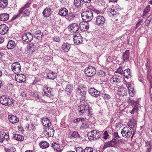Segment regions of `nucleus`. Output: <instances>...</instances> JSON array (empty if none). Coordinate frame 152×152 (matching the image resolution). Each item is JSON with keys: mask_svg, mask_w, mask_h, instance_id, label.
<instances>
[{"mask_svg": "<svg viewBox=\"0 0 152 152\" xmlns=\"http://www.w3.org/2000/svg\"><path fill=\"white\" fill-rule=\"evenodd\" d=\"M79 28V26L76 23H72L68 27V30L72 33H76Z\"/></svg>", "mask_w": 152, "mask_h": 152, "instance_id": "4468645a", "label": "nucleus"}, {"mask_svg": "<svg viewBox=\"0 0 152 152\" xmlns=\"http://www.w3.org/2000/svg\"><path fill=\"white\" fill-rule=\"evenodd\" d=\"M117 93L119 96H124L126 95L127 94V90L126 88L123 86H120L118 87Z\"/></svg>", "mask_w": 152, "mask_h": 152, "instance_id": "2eb2a0df", "label": "nucleus"}, {"mask_svg": "<svg viewBox=\"0 0 152 152\" xmlns=\"http://www.w3.org/2000/svg\"><path fill=\"white\" fill-rule=\"evenodd\" d=\"M19 11L20 13L22 14L23 16L24 17H28L29 15L30 12L28 9L21 8Z\"/></svg>", "mask_w": 152, "mask_h": 152, "instance_id": "4be33fe9", "label": "nucleus"}, {"mask_svg": "<svg viewBox=\"0 0 152 152\" xmlns=\"http://www.w3.org/2000/svg\"><path fill=\"white\" fill-rule=\"evenodd\" d=\"M85 119L83 118H77L75 119L74 121V122L75 123H77L80 121H84Z\"/></svg>", "mask_w": 152, "mask_h": 152, "instance_id": "864d4df0", "label": "nucleus"}, {"mask_svg": "<svg viewBox=\"0 0 152 152\" xmlns=\"http://www.w3.org/2000/svg\"><path fill=\"white\" fill-rule=\"evenodd\" d=\"M35 34L37 35V36H35V37L38 39V40H40L42 39L43 34L40 30H38L36 31Z\"/></svg>", "mask_w": 152, "mask_h": 152, "instance_id": "f704fd0d", "label": "nucleus"}, {"mask_svg": "<svg viewBox=\"0 0 152 152\" xmlns=\"http://www.w3.org/2000/svg\"><path fill=\"white\" fill-rule=\"evenodd\" d=\"M98 75L100 77H104L106 75V73L102 70H99L98 72Z\"/></svg>", "mask_w": 152, "mask_h": 152, "instance_id": "de8ad7c7", "label": "nucleus"}, {"mask_svg": "<svg viewBox=\"0 0 152 152\" xmlns=\"http://www.w3.org/2000/svg\"><path fill=\"white\" fill-rule=\"evenodd\" d=\"M57 76L56 73H54L51 71H50L47 75V78L50 80H53L57 77Z\"/></svg>", "mask_w": 152, "mask_h": 152, "instance_id": "bb28decb", "label": "nucleus"}, {"mask_svg": "<svg viewBox=\"0 0 152 152\" xmlns=\"http://www.w3.org/2000/svg\"><path fill=\"white\" fill-rule=\"evenodd\" d=\"M86 87L84 85H81L78 86L77 92L80 96L81 101L86 100Z\"/></svg>", "mask_w": 152, "mask_h": 152, "instance_id": "39448f33", "label": "nucleus"}, {"mask_svg": "<svg viewBox=\"0 0 152 152\" xmlns=\"http://www.w3.org/2000/svg\"><path fill=\"white\" fill-rule=\"evenodd\" d=\"M79 136V134L77 132H74L72 134L70 135V137L71 138H77Z\"/></svg>", "mask_w": 152, "mask_h": 152, "instance_id": "8fccbe9b", "label": "nucleus"}, {"mask_svg": "<svg viewBox=\"0 0 152 152\" xmlns=\"http://www.w3.org/2000/svg\"><path fill=\"white\" fill-rule=\"evenodd\" d=\"M51 9L49 7H46L42 12V14L45 17H48L52 13Z\"/></svg>", "mask_w": 152, "mask_h": 152, "instance_id": "412c9836", "label": "nucleus"}, {"mask_svg": "<svg viewBox=\"0 0 152 152\" xmlns=\"http://www.w3.org/2000/svg\"><path fill=\"white\" fill-rule=\"evenodd\" d=\"M40 79L39 78L35 77V78L32 82V84L33 85H35L36 84H38L39 83V82H40Z\"/></svg>", "mask_w": 152, "mask_h": 152, "instance_id": "13d9d810", "label": "nucleus"}, {"mask_svg": "<svg viewBox=\"0 0 152 152\" xmlns=\"http://www.w3.org/2000/svg\"><path fill=\"white\" fill-rule=\"evenodd\" d=\"M110 146H111L110 142H107L105 143L104 145L103 149H105L106 148Z\"/></svg>", "mask_w": 152, "mask_h": 152, "instance_id": "680f3d73", "label": "nucleus"}, {"mask_svg": "<svg viewBox=\"0 0 152 152\" xmlns=\"http://www.w3.org/2000/svg\"><path fill=\"white\" fill-rule=\"evenodd\" d=\"M9 29L8 27L5 24L0 25V34L4 35L6 34Z\"/></svg>", "mask_w": 152, "mask_h": 152, "instance_id": "6ab92c4d", "label": "nucleus"}, {"mask_svg": "<svg viewBox=\"0 0 152 152\" xmlns=\"http://www.w3.org/2000/svg\"><path fill=\"white\" fill-rule=\"evenodd\" d=\"M65 8H61L59 11L58 14L61 16H65L66 15V11Z\"/></svg>", "mask_w": 152, "mask_h": 152, "instance_id": "79ce46f5", "label": "nucleus"}, {"mask_svg": "<svg viewBox=\"0 0 152 152\" xmlns=\"http://www.w3.org/2000/svg\"><path fill=\"white\" fill-rule=\"evenodd\" d=\"M118 139L113 138L110 141L111 147H115L117 146V143L119 142Z\"/></svg>", "mask_w": 152, "mask_h": 152, "instance_id": "a19ab883", "label": "nucleus"}, {"mask_svg": "<svg viewBox=\"0 0 152 152\" xmlns=\"http://www.w3.org/2000/svg\"><path fill=\"white\" fill-rule=\"evenodd\" d=\"M107 11L109 15L112 17L113 20L117 21L118 19L120 18V15L117 10L112 8H107Z\"/></svg>", "mask_w": 152, "mask_h": 152, "instance_id": "20e7f679", "label": "nucleus"}, {"mask_svg": "<svg viewBox=\"0 0 152 152\" xmlns=\"http://www.w3.org/2000/svg\"><path fill=\"white\" fill-rule=\"evenodd\" d=\"M73 90V87L72 85L69 84L67 85V94H72Z\"/></svg>", "mask_w": 152, "mask_h": 152, "instance_id": "37998d69", "label": "nucleus"}, {"mask_svg": "<svg viewBox=\"0 0 152 152\" xmlns=\"http://www.w3.org/2000/svg\"><path fill=\"white\" fill-rule=\"evenodd\" d=\"M9 18V15L7 13H3L0 15V20L2 21H7Z\"/></svg>", "mask_w": 152, "mask_h": 152, "instance_id": "cd10ccee", "label": "nucleus"}, {"mask_svg": "<svg viewBox=\"0 0 152 152\" xmlns=\"http://www.w3.org/2000/svg\"><path fill=\"white\" fill-rule=\"evenodd\" d=\"M80 102L81 104L78 106L77 110L79 114L81 115L86 112L89 108V105L86 100L82 101L80 100Z\"/></svg>", "mask_w": 152, "mask_h": 152, "instance_id": "7ed1b4c3", "label": "nucleus"}, {"mask_svg": "<svg viewBox=\"0 0 152 152\" xmlns=\"http://www.w3.org/2000/svg\"><path fill=\"white\" fill-rule=\"evenodd\" d=\"M121 77L117 75H114L110 79L111 83L113 84H118L121 81Z\"/></svg>", "mask_w": 152, "mask_h": 152, "instance_id": "f3484780", "label": "nucleus"}, {"mask_svg": "<svg viewBox=\"0 0 152 152\" xmlns=\"http://www.w3.org/2000/svg\"><path fill=\"white\" fill-rule=\"evenodd\" d=\"M86 152H97L95 149L89 147H86L85 149Z\"/></svg>", "mask_w": 152, "mask_h": 152, "instance_id": "49530a36", "label": "nucleus"}, {"mask_svg": "<svg viewBox=\"0 0 152 152\" xmlns=\"http://www.w3.org/2000/svg\"><path fill=\"white\" fill-rule=\"evenodd\" d=\"M69 36L72 37L75 44L78 45L83 43V39L80 33H77L75 34H70Z\"/></svg>", "mask_w": 152, "mask_h": 152, "instance_id": "423d86ee", "label": "nucleus"}, {"mask_svg": "<svg viewBox=\"0 0 152 152\" xmlns=\"http://www.w3.org/2000/svg\"><path fill=\"white\" fill-rule=\"evenodd\" d=\"M51 146L54 149V151L55 152H61L62 150L59 147V144L56 142H54L53 143Z\"/></svg>", "mask_w": 152, "mask_h": 152, "instance_id": "5701e85b", "label": "nucleus"}, {"mask_svg": "<svg viewBox=\"0 0 152 152\" xmlns=\"http://www.w3.org/2000/svg\"><path fill=\"white\" fill-rule=\"evenodd\" d=\"M12 137L14 139L19 141H22L24 139L23 136L18 134H14Z\"/></svg>", "mask_w": 152, "mask_h": 152, "instance_id": "2f4dec72", "label": "nucleus"}, {"mask_svg": "<svg viewBox=\"0 0 152 152\" xmlns=\"http://www.w3.org/2000/svg\"><path fill=\"white\" fill-rule=\"evenodd\" d=\"M43 91L44 92L45 95L49 97H51L52 96V94L49 88H48L46 86L44 87Z\"/></svg>", "mask_w": 152, "mask_h": 152, "instance_id": "b1692460", "label": "nucleus"}, {"mask_svg": "<svg viewBox=\"0 0 152 152\" xmlns=\"http://www.w3.org/2000/svg\"><path fill=\"white\" fill-rule=\"evenodd\" d=\"M121 133L122 136L125 138L130 137L132 135L131 129L127 126L124 127L122 129Z\"/></svg>", "mask_w": 152, "mask_h": 152, "instance_id": "6e6552de", "label": "nucleus"}, {"mask_svg": "<svg viewBox=\"0 0 152 152\" xmlns=\"http://www.w3.org/2000/svg\"><path fill=\"white\" fill-rule=\"evenodd\" d=\"M105 18L103 16L98 15L96 17L95 23L98 26H102L105 24Z\"/></svg>", "mask_w": 152, "mask_h": 152, "instance_id": "9d476101", "label": "nucleus"}, {"mask_svg": "<svg viewBox=\"0 0 152 152\" xmlns=\"http://www.w3.org/2000/svg\"><path fill=\"white\" fill-rule=\"evenodd\" d=\"M47 133L46 135L48 137H53L54 133V130L52 128V129L48 128L46 130Z\"/></svg>", "mask_w": 152, "mask_h": 152, "instance_id": "473e14b6", "label": "nucleus"}, {"mask_svg": "<svg viewBox=\"0 0 152 152\" xmlns=\"http://www.w3.org/2000/svg\"><path fill=\"white\" fill-rule=\"evenodd\" d=\"M84 72L87 77H93L96 74V70L95 67L89 66L85 68Z\"/></svg>", "mask_w": 152, "mask_h": 152, "instance_id": "0eeeda50", "label": "nucleus"}, {"mask_svg": "<svg viewBox=\"0 0 152 152\" xmlns=\"http://www.w3.org/2000/svg\"><path fill=\"white\" fill-rule=\"evenodd\" d=\"M41 121L42 125L45 127H49L51 124L50 121L47 118H42Z\"/></svg>", "mask_w": 152, "mask_h": 152, "instance_id": "393cba45", "label": "nucleus"}, {"mask_svg": "<svg viewBox=\"0 0 152 152\" xmlns=\"http://www.w3.org/2000/svg\"><path fill=\"white\" fill-rule=\"evenodd\" d=\"M79 28L82 31H86L88 30L89 28V23L87 22L84 21L81 22L79 25Z\"/></svg>", "mask_w": 152, "mask_h": 152, "instance_id": "dca6fc26", "label": "nucleus"}, {"mask_svg": "<svg viewBox=\"0 0 152 152\" xmlns=\"http://www.w3.org/2000/svg\"><path fill=\"white\" fill-rule=\"evenodd\" d=\"M9 98L5 95L2 96L0 97V103L5 105H9L8 104L9 101Z\"/></svg>", "mask_w": 152, "mask_h": 152, "instance_id": "a211bd4d", "label": "nucleus"}, {"mask_svg": "<svg viewBox=\"0 0 152 152\" xmlns=\"http://www.w3.org/2000/svg\"><path fill=\"white\" fill-rule=\"evenodd\" d=\"M113 138L115 139H116L117 137L119 138V136L117 132H114L113 133Z\"/></svg>", "mask_w": 152, "mask_h": 152, "instance_id": "338daca9", "label": "nucleus"}, {"mask_svg": "<svg viewBox=\"0 0 152 152\" xmlns=\"http://www.w3.org/2000/svg\"><path fill=\"white\" fill-rule=\"evenodd\" d=\"M88 115L89 117H91L92 115V109L91 107H90L89 106V108L88 109Z\"/></svg>", "mask_w": 152, "mask_h": 152, "instance_id": "4d7b16f0", "label": "nucleus"}, {"mask_svg": "<svg viewBox=\"0 0 152 152\" xmlns=\"http://www.w3.org/2000/svg\"><path fill=\"white\" fill-rule=\"evenodd\" d=\"M88 137L90 140H96L100 137V134L96 130H93L89 132L87 135Z\"/></svg>", "mask_w": 152, "mask_h": 152, "instance_id": "1a4fd4ad", "label": "nucleus"}, {"mask_svg": "<svg viewBox=\"0 0 152 152\" xmlns=\"http://www.w3.org/2000/svg\"><path fill=\"white\" fill-rule=\"evenodd\" d=\"M125 82H126V85L128 88V90L133 89V84L132 83H127V82L125 80Z\"/></svg>", "mask_w": 152, "mask_h": 152, "instance_id": "3c124183", "label": "nucleus"}, {"mask_svg": "<svg viewBox=\"0 0 152 152\" xmlns=\"http://www.w3.org/2000/svg\"><path fill=\"white\" fill-rule=\"evenodd\" d=\"M124 77L128 79L131 77L130 69H126L124 71L123 73Z\"/></svg>", "mask_w": 152, "mask_h": 152, "instance_id": "7c9ffc66", "label": "nucleus"}, {"mask_svg": "<svg viewBox=\"0 0 152 152\" xmlns=\"http://www.w3.org/2000/svg\"><path fill=\"white\" fill-rule=\"evenodd\" d=\"M8 118L10 122L12 124H15L17 123L19 121L18 118L15 115H13L8 116Z\"/></svg>", "mask_w": 152, "mask_h": 152, "instance_id": "aec40b11", "label": "nucleus"}, {"mask_svg": "<svg viewBox=\"0 0 152 152\" xmlns=\"http://www.w3.org/2000/svg\"><path fill=\"white\" fill-rule=\"evenodd\" d=\"M33 38L32 35L30 32L24 34L22 37L23 40L26 42H30L33 39Z\"/></svg>", "mask_w": 152, "mask_h": 152, "instance_id": "ddd939ff", "label": "nucleus"}, {"mask_svg": "<svg viewBox=\"0 0 152 152\" xmlns=\"http://www.w3.org/2000/svg\"><path fill=\"white\" fill-rule=\"evenodd\" d=\"M7 0H0V8L4 9L7 7Z\"/></svg>", "mask_w": 152, "mask_h": 152, "instance_id": "72a5a7b5", "label": "nucleus"}, {"mask_svg": "<svg viewBox=\"0 0 152 152\" xmlns=\"http://www.w3.org/2000/svg\"><path fill=\"white\" fill-rule=\"evenodd\" d=\"M27 48L28 50H29L31 52L33 53L35 50L34 44L33 43H29L27 46Z\"/></svg>", "mask_w": 152, "mask_h": 152, "instance_id": "c9c22d12", "label": "nucleus"}, {"mask_svg": "<svg viewBox=\"0 0 152 152\" xmlns=\"http://www.w3.org/2000/svg\"><path fill=\"white\" fill-rule=\"evenodd\" d=\"M88 9L85 10L84 11L82 12L81 14V17L84 21L89 22L91 21L93 17V12L90 9L89 7H87Z\"/></svg>", "mask_w": 152, "mask_h": 152, "instance_id": "f257e3e1", "label": "nucleus"}, {"mask_svg": "<svg viewBox=\"0 0 152 152\" xmlns=\"http://www.w3.org/2000/svg\"><path fill=\"white\" fill-rule=\"evenodd\" d=\"M84 3L83 0H74V5L75 7L77 8L81 7Z\"/></svg>", "mask_w": 152, "mask_h": 152, "instance_id": "a878e982", "label": "nucleus"}, {"mask_svg": "<svg viewBox=\"0 0 152 152\" xmlns=\"http://www.w3.org/2000/svg\"><path fill=\"white\" fill-rule=\"evenodd\" d=\"M115 72L118 73L121 75H122L123 73L122 67L121 66H119V67L117 69V71H115Z\"/></svg>", "mask_w": 152, "mask_h": 152, "instance_id": "5fc2aeb1", "label": "nucleus"}, {"mask_svg": "<svg viewBox=\"0 0 152 152\" xmlns=\"http://www.w3.org/2000/svg\"><path fill=\"white\" fill-rule=\"evenodd\" d=\"M15 42L11 40L9 41L7 45V47L8 49H12L15 47Z\"/></svg>", "mask_w": 152, "mask_h": 152, "instance_id": "c85d7f7f", "label": "nucleus"}, {"mask_svg": "<svg viewBox=\"0 0 152 152\" xmlns=\"http://www.w3.org/2000/svg\"><path fill=\"white\" fill-rule=\"evenodd\" d=\"M11 69L15 74L18 73L21 70V66L18 62H15L11 65Z\"/></svg>", "mask_w": 152, "mask_h": 152, "instance_id": "9b49d317", "label": "nucleus"}, {"mask_svg": "<svg viewBox=\"0 0 152 152\" xmlns=\"http://www.w3.org/2000/svg\"><path fill=\"white\" fill-rule=\"evenodd\" d=\"M142 20H143L142 19L140 20L136 24V27H135V28H134L135 29H136L139 26H140V25L141 24V23H142Z\"/></svg>", "mask_w": 152, "mask_h": 152, "instance_id": "69168bd1", "label": "nucleus"}, {"mask_svg": "<svg viewBox=\"0 0 152 152\" xmlns=\"http://www.w3.org/2000/svg\"><path fill=\"white\" fill-rule=\"evenodd\" d=\"M26 127L30 130H31V129L32 130H34L36 129L34 124V123H31L30 125L28 124V126H27Z\"/></svg>", "mask_w": 152, "mask_h": 152, "instance_id": "6e6d98bb", "label": "nucleus"}, {"mask_svg": "<svg viewBox=\"0 0 152 152\" xmlns=\"http://www.w3.org/2000/svg\"><path fill=\"white\" fill-rule=\"evenodd\" d=\"M127 102L128 104H131L132 106L133 107L132 110L130 111V113L132 114H134L138 112L139 108L140 106L139 101L132 100L129 98L127 99Z\"/></svg>", "mask_w": 152, "mask_h": 152, "instance_id": "f03ea898", "label": "nucleus"}, {"mask_svg": "<svg viewBox=\"0 0 152 152\" xmlns=\"http://www.w3.org/2000/svg\"><path fill=\"white\" fill-rule=\"evenodd\" d=\"M103 135V138L105 140H106L108 138H109L108 137H109V135L108 134L107 132L106 131H105Z\"/></svg>", "mask_w": 152, "mask_h": 152, "instance_id": "bf43d9fd", "label": "nucleus"}, {"mask_svg": "<svg viewBox=\"0 0 152 152\" xmlns=\"http://www.w3.org/2000/svg\"><path fill=\"white\" fill-rule=\"evenodd\" d=\"M65 118H64L63 119H62L61 125H62L63 126H64V128H65L66 127V123L65 122Z\"/></svg>", "mask_w": 152, "mask_h": 152, "instance_id": "774afa93", "label": "nucleus"}, {"mask_svg": "<svg viewBox=\"0 0 152 152\" xmlns=\"http://www.w3.org/2000/svg\"><path fill=\"white\" fill-rule=\"evenodd\" d=\"M102 96L103 98L105 100H108L111 98L110 95L104 92L102 93Z\"/></svg>", "mask_w": 152, "mask_h": 152, "instance_id": "c03bdc74", "label": "nucleus"}, {"mask_svg": "<svg viewBox=\"0 0 152 152\" xmlns=\"http://www.w3.org/2000/svg\"><path fill=\"white\" fill-rule=\"evenodd\" d=\"M81 129H87L88 128V123L86 122L83 123L81 126Z\"/></svg>", "mask_w": 152, "mask_h": 152, "instance_id": "603ef678", "label": "nucleus"}, {"mask_svg": "<svg viewBox=\"0 0 152 152\" xmlns=\"http://www.w3.org/2000/svg\"><path fill=\"white\" fill-rule=\"evenodd\" d=\"M68 11L67 10V19L69 21L73 20L75 17L74 13L72 12H70L68 14Z\"/></svg>", "mask_w": 152, "mask_h": 152, "instance_id": "58836bf2", "label": "nucleus"}, {"mask_svg": "<svg viewBox=\"0 0 152 152\" xmlns=\"http://www.w3.org/2000/svg\"><path fill=\"white\" fill-rule=\"evenodd\" d=\"M39 145L40 148L43 149L46 148L49 146V143L46 141L42 142Z\"/></svg>", "mask_w": 152, "mask_h": 152, "instance_id": "4c0bfd02", "label": "nucleus"}, {"mask_svg": "<svg viewBox=\"0 0 152 152\" xmlns=\"http://www.w3.org/2000/svg\"><path fill=\"white\" fill-rule=\"evenodd\" d=\"M146 145L152 147V140L151 138H149L145 142Z\"/></svg>", "mask_w": 152, "mask_h": 152, "instance_id": "09e8293b", "label": "nucleus"}, {"mask_svg": "<svg viewBox=\"0 0 152 152\" xmlns=\"http://www.w3.org/2000/svg\"><path fill=\"white\" fill-rule=\"evenodd\" d=\"M2 134H4V140L5 139L6 140H8L9 139V135L8 133H3Z\"/></svg>", "mask_w": 152, "mask_h": 152, "instance_id": "052dcab7", "label": "nucleus"}, {"mask_svg": "<svg viewBox=\"0 0 152 152\" xmlns=\"http://www.w3.org/2000/svg\"><path fill=\"white\" fill-rule=\"evenodd\" d=\"M31 95L34 98L36 99L37 97H39V95L37 94V93H35L34 92H31Z\"/></svg>", "mask_w": 152, "mask_h": 152, "instance_id": "0e129e2a", "label": "nucleus"}, {"mask_svg": "<svg viewBox=\"0 0 152 152\" xmlns=\"http://www.w3.org/2000/svg\"><path fill=\"white\" fill-rule=\"evenodd\" d=\"M129 91L130 96L133 97L134 95V89L129 90Z\"/></svg>", "mask_w": 152, "mask_h": 152, "instance_id": "e2e57ef3", "label": "nucleus"}, {"mask_svg": "<svg viewBox=\"0 0 152 152\" xmlns=\"http://www.w3.org/2000/svg\"><path fill=\"white\" fill-rule=\"evenodd\" d=\"M152 19V15H150L147 18V19L145 21V25L146 26L149 25L150 22Z\"/></svg>", "mask_w": 152, "mask_h": 152, "instance_id": "a18cd8bd", "label": "nucleus"}, {"mask_svg": "<svg viewBox=\"0 0 152 152\" xmlns=\"http://www.w3.org/2000/svg\"><path fill=\"white\" fill-rule=\"evenodd\" d=\"M89 93L93 97H97L100 96V91L96 89L94 87L88 89Z\"/></svg>", "mask_w": 152, "mask_h": 152, "instance_id": "f8f14e48", "label": "nucleus"}, {"mask_svg": "<svg viewBox=\"0 0 152 152\" xmlns=\"http://www.w3.org/2000/svg\"><path fill=\"white\" fill-rule=\"evenodd\" d=\"M128 124L130 128H133L136 126L135 121L134 119H132L129 122Z\"/></svg>", "mask_w": 152, "mask_h": 152, "instance_id": "ea45409f", "label": "nucleus"}, {"mask_svg": "<svg viewBox=\"0 0 152 152\" xmlns=\"http://www.w3.org/2000/svg\"><path fill=\"white\" fill-rule=\"evenodd\" d=\"M150 10V5H148L144 9L143 14L142 15V17L144 18L147 15V14L149 12Z\"/></svg>", "mask_w": 152, "mask_h": 152, "instance_id": "e433bc0d", "label": "nucleus"}, {"mask_svg": "<svg viewBox=\"0 0 152 152\" xmlns=\"http://www.w3.org/2000/svg\"><path fill=\"white\" fill-rule=\"evenodd\" d=\"M123 60L124 61H127L129 57V50H126L123 53Z\"/></svg>", "mask_w": 152, "mask_h": 152, "instance_id": "c756f323", "label": "nucleus"}]
</instances>
